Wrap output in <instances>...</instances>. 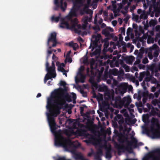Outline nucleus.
<instances>
[{
  "label": "nucleus",
  "mask_w": 160,
  "mask_h": 160,
  "mask_svg": "<svg viewBox=\"0 0 160 160\" xmlns=\"http://www.w3.org/2000/svg\"><path fill=\"white\" fill-rule=\"evenodd\" d=\"M66 91L65 89L61 88L62 93L60 94L61 97L58 96V91H55L53 92L51 98H48V100L46 108L50 113V114H48V119L51 131L53 133H57L56 131V125L54 117L60 114V110L63 108L65 103L61 97L68 102L72 101L71 96L69 95Z\"/></svg>",
  "instance_id": "obj_1"
},
{
  "label": "nucleus",
  "mask_w": 160,
  "mask_h": 160,
  "mask_svg": "<svg viewBox=\"0 0 160 160\" xmlns=\"http://www.w3.org/2000/svg\"><path fill=\"white\" fill-rule=\"evenodd\" d=\"M55 145L56 146H62L66 150L69 149L76 160H81L83 157L81 153L76 152V149L80 144L78 143V145H75L71 140L66 139L62 135H55Z\"/></svg>",
  "instance_id": "obj_2"
},
{
  "label": "nucleus",
  "mask_w": 160,
  "mask_h": 160,
  "mask_svg": "<svg viewBox=\"0 0 160 160\" xmlns=\"http://www.w3.org/2000/svg\"><path fill=\"white\" fill-rule=\"evenodd\" d=\"M105 96H107L108 99L111 100V104L114 108H122L123 106L127 108L131 103V99L129 98L124 97L122 99L120 96L114 97V92L113 90L108 91L105 92Z\"/></svg>",
  "instance_id": "obj_3"
},
{
  "label": "nucleus",
  "mask_w": 160,
  "mask_h": 160,
  "mask_svg": "<svg viewBox=\"0 0 160 160\" xmlns=\"http://www.w3.org/2000/svg\"><path fill=\"white\" fill-rule=\"evenodd\" d=\"M137 140L135 138H133L132 139V141H126L125 142H127V144L125 146L123 144L121 145L118 144H116L115 145V147L118 150V154L119 155H120V153L122 151L123 152H124L125 151H126L129 152L131 153L132 152V146L133 143H135L136 145L137 142Z\"/></svg>",
  "instance_id": "obj_4"
},
{
  "label": "nucleus",
  "mask_w": 160,
  "mask_h": 160,
  "mask_svg": "<svg viewBox=\"0 0 160 160\" xmlns=\"http://www.w3.org/2000/svg\"><path fill=\"white\" fill-rule=\"evenodd\" d=\"M101 38V35L100 34H97V35L93 34L92 36V39L91 40V43L89 48L92 47V51H93L95 48H100L101 50V44L98 45V43L100 42Z\"/></svg>",
  "instance_id": "obj_5"
},
{
  "label": "nucleus",
  "mask_w": 160,
  "mask_h": 160,
  "mask_svg": "<svg viewBox=\"0 0 160 160\" xmlns=\"http://www.w3.org/2000/svg\"><path fill=\"white\" fill-rule=\"evenodd\" d=\"M101 38V35L100 34H97V35L93 34L92 36V39L91 40V43L89 48L92 47V51H93L95 48H100L101 50V44L98 45V43L100 42Z\"/></svg>",
  "instance_id": "obj_6"
},
{
  "label": "nucleus",
  "mask_w": 160,
  "mask_h": 160,
  "mask_svg": "<svg viewBox=\"0 0 160 160\" xmlns=\"http://www.w3.org/2000/svg\"><path fill=\"white\" fill-rule=\"evenodd\" d=\"M72 25L71 26L70 30H73L76 33L80 34L81 31L79 29L82 28V26L78 24V21L77 18H75L71 20Z\"/></svg>",
  "instance_id": "obj_7"
},
{
  "label": "nucleus",
  "mask_w": 160,
  "mask_h": 160,
  "mask_svg": "<svg viewBox=\"0 0 160 160\" xmlns=\"http://www.w3.org/2000/svg\"><path fill=\"white\" fill-rule=\"evenodd\" d=\"M59 0H54V4L56 6L54 10H57L60 8L62 11H64L67 7V3L66 0H60V4L58 2Z\"/></svg>",
  "instance_id": "obj_8"
},
{
  "label": "nucleus",
  "mask_w": 160,
  "mask_h": 160,
  "mask_svg": "<svg viewBox=\"0 0 160 160\" xmlns=\"http://www.w3.org/2000/svg\"><path fill=\"white\" fill-rule=\"evenodd\" d=\"M57 34L55 32H52L49 38L47 43V46H49V42H53V44L52 46H49V48L51 49L52 47H55L56 46L57 43V40L56 39Z\"/></svg>",
  "instance_id": "obj_9"
},
{
  "label": "nucleus",
  "mask_w": 160,
  "mask_h": 160,
  "mask_svg": "<svg viewBox=\"0 0 160 160\" xmlns=\"http://www.w3.org/2000/svg\"><path fill=\"white\" fill-rule=\"evenodd\" d=\"M79 9H77L75 8L72 7V9L71 10L68 15L67 17V18L69 21H71L72 19V17H76L77 16V12Z\"/></svg>",
  "instance_id": "obj_10"
},
{
  "label": "nucleus",
  "mask_w": 160,
  "mask_h": 160,
  "mask_svg": "<svg viewBox=\"0 0 160 160\" xmlns=\"http://www.w3.org/2000/svg\"><path fill=\"white\" fill-rule=\"evenodd\" d=\"M60 27L63 29H70L71 26H70L68 21L66 19H62L60 21Z\"/></svg>",
  "instance_id": "obj_11"
},
{
  "label": "nucleus",
  "mask_w": 160,
  "mask_h": 160,
  "mask_svg": "<svg viewBox=\"0 0 160 160\" xmlns=\"http://www.w3.org/2000/svg\"><path fill=\"white\" fill-rule=\"evenodd\" d=\"M128 88V85L127 83H122L118 86V90L119 92L122 94L125 93L127 92Z\"/></svg>",
  "instance_id": "obj_12"
},
{
  "label": "nucleus",
  "mask_w": 160,
  "mask_h": 160,
  "mask_svg": "<svg viewBox=\"0 0 160 160\" xmlns=\"http://www.w3.org/2000/svg\"><path fill=\"white\" fill-rule=\"evenodd\" d=\"M151 132L154 138H157L160 137V132L157 129H155L154 127L151 128Z\"/></svg>",
  "instance_id": "obj_13"
},
{
  "label": "nucleus",
  "mask_w": 160,
  "mask_h": 160,
  "mask_svg": "<svg viewBox=\"0 0 160 160\" xmlns=\"http://www.w3.org/2000/svg\"><path fill=\"white\" fill-rule=\"evenodd\" d=\"M83 0H75L73 2L74 8L80 9V8L83 5Z\"/></svg>",
  "instance_id": "obj_14"
},
{
  "label": "nucleus",
  "mask_w": 160,
  "mask_h": 160,
  "mask_svg": "<svg viewBox=\"0 0 160 160\" xmlns=\"http://www.w3.org/2000/svg\"><path fill=\"white\" fill-rule=\"evenodd\" d=\"M102 33L106 37L109 38H112L114 37V35L113 33H110L108 29L107 28L103 30L102 31Z\"/></svg>",
  "instance_id": "obj_15"
},
{
  "label": "nucleus",
  "mask_w": 160,
  "mask_h": 160,
  "mask_svg": "<svg viewBox=\"0 0 160 160\" xmlns=\"http://www.w3.org/2000/svg\"><path fill=\"white\" fill-rule=\"evenodd\" d=\"M88 16H84L82 19V22H83L82 25V29L83 30L85 29L86 28L88 24Z\"/></svg>",
  "instance_id": "obj_16"
},
{
  "label": "nucleus",
  "mask_w": 160,
  "mask_h": 160,
  "mask_svg": "<svg viewBox=\"0 0 160 160\" xmlns=\"http://www.w3.org/2000/svg\"><path fill=\"white\" fill-rule=\"evenodd\" d=\"M50 71L51 73L54 75L53 76V78H55L56 76V74L55 71V67L54 61H52V65L50 67Z\"/></svg>",
  "instance_id": "obj_17"
},
{
  "label": "nucleus",
  "mask_w": 160,
  "mask_h": 160,
  "mask_svg": "<svg viewBox=\"0 0 160 160\" xmlns=\"http://www.w3.org/2000/svg\"><path fill=\"white\" fill-rule=\"evenodd\" d=\"M158 119L156 118H153L152 119V126L151 127V128L152 127H154L155 128L154 125H155L157 127L156 129H157L159 131V130L160 129V125L158 123ZM156 129V128H155ZM150 131H151V128L150 129Z\"/></svg>",
  "instance_id": "obj_18"
},
{
  "label": "nucleus",
  "mask_w": 160,
  "mask_h": 160,
  "mask_svg": "<svg viewBox=\"0 0 160 160\" xmlns=\"http://www.w3.org/2000/svg\"><path fill=\"white\" fill-rule=\"evenodd\" d=\"M128 137L127 136L122 135L118 137V141L121 143H123L126 141H128Z\"/></svg>",
  "instance_id": "obj_19"
},
{
  "label": "nucleus",
  "mask_w": 160,
  "mask_h": 160,
  "mask_svg": "<svg viewBox=\"0 0 160 160\" xmlns=\"http://www.w3.org/2000/svg\"><path fill=\"white\" fill-rule=\"evenodd\" d=\"M101 52V50L100 48H96L95 50L92 53L90 54L91 57H92L94 56L99 55Z\"/></svg>",
  "instance_id": "obj_20"
},
{
  "label": "nucleus",
  "mask_w": 160,
  "mask_h": 160,
  "mask_svg": "<svg viewBox=\"0 0 160 160\" xmlns=\"http://www.w3.org/2000/svg\"><path fill=\"white\" fill-rule=\"evenodd\" d=\"M53 76H54L52 74L49 73H48L45 75L44 79V82L45 83H46L47 80L49 79H51L52 78H53Z\"/></svg>",
  "instance_id": "obj_21"
},
{
  "label": "nucleus",
  "mask_w": 160,
  "mask_h": 160,
  "mask_svg": "<svg viewBox=\"0 0 160 160\" xmlns=\"http://www.w3.org/2000/svg\"><path fill=\"white\" fill-rule=\"evenodd\" d=\"M81 77L79 78H77L76 77L75 78V81L76 83H78L79 82H80L82 83L84 82L85 77L82 74H81Z\"/></svg>",
  "instance_id": "obj_22"
},
{
  "label": "nucleus",
  "mask_w": 160,
  "mask_h": 160,
  "mask_svg": "<svg viewBox=\"0 0 160 160\" xmlns=\"http://www.w3.org/2000/svg\"><path fill=\"white\" fill-rule=\"evenodd\" d=\"M88 8L84 7L83 9L80 10V14L81 15H84L85 13L88 14Z\"/></svg>",
  "instance_id": "obj_23"
},
{
  "label": "nucleus",
  "mask_w": 160,
  "mask_h": 160,
  "mask_svg": "<svg viewBox=\"0 0 160 160\" xmlns=\"http://www.w3.org/2000/svg\"><path fill=\"white\" fill-rule=\"evenodd\" d=\"M111 148H108L107 150L106 154V157L107 158H111L112 157V155L111 153Z\"/></svg>",
  "instance_id": "obj_24"
},
{
  "label": "nucleus",
  "mask_w": 160,
  "mask_h": 160,
  "mask_svg": "<svg viewBox=\"0 0 160 160\" xmlns=\"http://www.w3.org/2000/svg\"><path fill=\"white\" fill-rule=\"evenodd\" d=\"M158 111V109L157 108H152L151 111L152 115L153 116L158 115V113L156 111Z\"/></svg>",
  "instance_id": "obj_25"
},
{
  "label": "nucleus",
  "mask_w": 160,
  "mask_h": 160,
  "mask_svg": "<svg viewBox=\"0 0 160 160\" xmlns=\"http://www.w3.org/2000/svg\"><path fill=\"white\" fill-rule=\"evenodd\" d=\"M145 75V72H144L140 73L139 76L138 78V80L139 81L141 82L143 80V78Z\"/></svg>",
  "instance_id": "obj_26"
},
{
  "label": "nucleus",
  "mask_w": 160,
  "mask_h": 160,
  "mask_svg": "<svg viewBox=\"0 0 160 160\" xmlns=\"http://www.w3.org/2000/svg\"><path fill=\"white\" fill-rule=\"evenodd\" d=\"M46 69L48 73H51L50 69V67H49V63L48 61H46L45 64Z\"/></svg>",
  "instance_id": "obj_27"
},
{
  "label": "nucleus",
  "mask_w": 160,
  "mask_h": 160,
  "mask_svg": "<svg viewBox=\"0 0 160 160\" xmlns=\"http://www.w3.org/2000/svg\"><path fill=\"white\" fill-rule=\"evenodd\" d=\"M152 104L154 105H157L160 106V98H159V100H156L154 101H153L152 102Z\"/></svg>",
  "instance_id": "obj_28"
},
{
  "label": "nucleus",
  "mask_w": 160,
  "mask_h": 160,
  "mask_svg": "<svg viewBox=\"0 0 160 160\" xmlns=\"http://www.w3.org/2000/svg\"><path fill=\"white\" fill-rule=\"evenodd\" d=\"M60 18L59 17H55L53 16L51 18L52 21H54L56 22H58Z\"/></svg>",
  "instance_id": "obj_29"
},
{
  "label": "nucleus",
  "mask_w": 160,
  "mask_h": 160,
  "mask_svg": "<svg viewBox=\"0 0 160 160\" xmlns=\"http://www.w3.org/2000/svg\"><path fill=\"white\" fill-rule=\"evenodd\" d=\"M58 71H60L62 72H66V70L61 66H59L58 68Z\"/></svg>",
  "instance_id": "obj_30"
},
{
  "label": "nucleus",
  "mask_w": 160,
  "mask_h": 160,
  "mask_svg": "<svg viewBox=\"0 0 160 160\" xmlns=\"http://www.w3.org/2000/svg\"><path fill=\"white\" fill-rule=\"evenodd\" d=\"M102 154V151L101 148H99L97 151L96 155L101 156Z\"/></svg>",
  "instance_id": "obj_31"
},
{
  "label": "nucleus",
  "mask_w": 160,
  "mask_h": 160,
  "mask_svg": "<svg viewBox=\"0 0 160 160\" xmlns=\"http://www.w3.org/2000/svg\"><path fill=\"white\" fill-rule=\"evenodd\" d=\"M98 91L99 92H103L105 90V87L104 86H102L101 85H99L98 86Z\"/></svg>",
  "instance_id": "obj_32"
},
{
  "label": "nucleus",
  "mask_w": 160,
  "mask_h": 160,
  "mask_svg": "<svg viewBox=\"0 0 160 160\" xmlns=\"http://www.w3.org/2000/svg\"><path fill=\"white\" fill-rule=\"evenodd\" d=\"M120 29L121 30V34H123L124 35L125 34V28L124 27H121Z\"/></svg>",
  "instance_id": "obj_33"
},
{
  "label": "nucleus",
  "mask_w": 160,
  "mask_h": 160,
  "mask_svg": "<svg viewBox=\"0 0 160 160\" xmlns=\"http://www.w3.org/2000/svg\"><path fill=\"white\" fill-rule=\"evenodd\" d=\"M151 69H152V72H158V71H159V69H158V67H153Z\"/></svg>",
  "instance_id": "obj_34"
},
{
  "label": "nucleus",
  "mask_w": 160,
  "mask_h": 160,
  "mask_svg": "<svg viewBox=\"0 0 160 160\" xmlns=\"http://www.w3.org/2000/svg\"><path fill=\"white\" fill-rule=\"evenodd\" d=\"M132 31V29L131 28H128L127 30V35H129Z\"/></svg>",
  "instance_id": "obj_35"
},
{
  "label": "nucleus",
  "mask_w": 160,
  "mask_h": 160,
  "mask_svg": "<svg viewBox=\"0 0 160 160\" xmlns=\"http://www.w3.org/2000/svg\"><path fill=\"white\" fill-rule=\"evenodd\" d=\"M60 86H63L64 88H66L65 86L66 85V83L64 81H60Z\"/></svg>",
  "instance_id": "obj_36"
},
{
  "label": "nucleus",
  "mask_w": 160,
  "mask_h": 160,
  "mask_svg": "<svg viewBox=\"0 0 160 160\" xmlns=\"http://www.w3.org/2000/svg\"><path fill=\"white\" fill-rule=\"evenodd\" d=\"M83 107H80V113H82L84 111V108H87V106L85 104L82 105Z\"/></svg>",
  "instance_id": "obj_37"
},
{
  "label": "nucleus",
  "mask_w": 160,
  "mask_h": 160,
  "mask_svg": "<svg viewBox=\"0 0 160 160\" xmlns=\"http://www.w3.org/2000/svg\"><path fill=\"white\" fill-rule=\"evenodd\" d=\"M93 64H94V63H93L92 62L90 64V68L91 69V73L92 74H94V73L93 71V69H95V68H94L93 67Z\"/></svg>",
  "instance_id": "obj_38"
},
{
  "label": "nucleus",
  "mask_w": 160,
  "mask_h": 160,
  "mask_svg": "<svg viewBox=\"0 0 160 160\" xmlns=\"http://www.w3.org/2000/svg\"><path fill=\"white\" fill-rule=\"evenodd\" d=\"M56 160H71L70 159H66L65 157L64 156L59 157Z\"/></svg>",
  "instance_id": "obj_39"
},
{
  "label": "nucleus",
  "mask_w": 160,
  "mask_h": 160,
  "mask_svg": "<svg viewBox=\"0 0 160 160\" xmlns=\"http://www.w3.org/2000/svg\"><path fill=\"white\" fill-rule=\"evenodd\" d=\"M78 45L77 43H75L72 48H73L74 50L76 51L78 48Z\"/></svg>",
  "instance_id": "obj_40"
},
{
  "label": "nucleus",
  "mask_w": 160,
  "mask_h": 160,
  "mask_svg": "<svg viewBox=\"0 0 160 160\" xmlns=\"http://www.w3.org/2000/svg\"><path fill=\"white\" fill-rule=\"evenodd\" d=\"M153 152L155 153H157L160 154V149H156L153 151Z\"/></svg>",
  "instance_id": "obj_41"
},
{
  "label": "nucleus",
  "mask_w": 160,
  "mask_h": 160,
  "mask_svg": "<svg viewBox=\"0 0 160 160\" xmlns=\"http://www.w3.org/2000/svg\"><path fill=\"white\" fill-rule=\"evenodd\" d=\"M159 53L158 51L156 50L153 53V57L156 58L157 57Z\"/></svg>",
  "instance_id": "obj_42"
},
{
  "label": "nucleus",
  "mask_w": 160,
  "mask_h": 160,
  "mask_svg": "<svg viewBox=\"0 0 160 160\" xmlns=\"http://www.w3.org/2000/svg\"><path fill=\"white\" fill-rule=\"evenodd\" d=\"M148 62V59L147 58H145L142 61V63L144 64H147Z\"/></svg>",
  "instance_id": "obj_43"
},
{
  "label": "nucleus",
  "mask_w": 160,
  "mask_h": 160,
  "mask_svg": "<svg viewBox=\"0 0 160 160\" xmlns=\"http://www.w3.org/2000/svg\"><path fill=\"white\" fill-rule=\"evenodd\" d=\"M136 8V6L134 5H132V6H131L130 8V12H133V11L134 9H135Z\"/></svg>",
  "instance_id": "obj_44"
},
{
  "label": "nucleus",
  "mask_w": 160,
  "mask_h": 160,
  "mask_svg": "<svg viewBox=\"0 0 160 160\" xmlns=\"http://www.w3.org/2000/svg\"><path fill=\"white\" fill-rule=\"evenodd\" d=\"M141 62L140 59L139 58H137L136 61L134 62V64L136 65L139 64Z\"/></svg>",
  "instance_id": "obj_45"
},
{
  "label": "nucleus",
  "mask_w": 160,
  "mask_h": 160,
  "mask_svg": "<svg viewBox=\"0 0 160 160\" xmlns=\"http://www.w3.org/2000/svg\"><path fill=\"white\" fill-rule=\"evenodd\" d=\"M151 80V77H148V76H146L144 79V80L146 82H149Z\"/></svg>",
  "instance_id": "obj_46"
},
{
  "label": "nucleus",
  "mask_w": 160,
  "mask_h": 160,
  "mask_svg": "<svg viewBox=\"0 0 160 160\" xmlns=\"http://www.w3.org/2000/svg\"><path fill=\"white\" fill-rule=\"evenodd\" d=\"M95 158L97 160H102L100 156L95 155Z\"/></svg>",
  "instance_id": "obj_47"
},
{
  "label": "nucleus",
  "mask_w": 160,
  "mask_h": 160,
  "mask_svg": "<svg viewBox=\"0 0 160 160\" xmlns=\"http://www.w3.org/2000/svg\"><path fill=\"white\" fill-rule=\"evenodd\" d=\"M148 58L150 59L151 60L152 59L153 56L152 53L150 52L148 53Z\"/></svg>",
  "instance_id": "obj_48"
},
{
  "label": "nucleus",
  "mask_w": 160,
  "mask_h": 160,
  "mask_svg": "<svg viewBox=\"0 0 160 160\" xmlns=\"http://www.w3.org/2000/svg\"><path fill=\"white\" fill-rule=\"evenodd\" d=\"M111 2L112 4V5L113 6V8H116V6L115 4L116 3V1L115 0H113Z\"/></svg>",
  "instance_id": "obj_49"
},
{
  "label": "nucleus",
  "mask_w": 160,
  "mask_h": 160,
  "mask_svg": "<svg viewBox=\"0 0 160 160\" xmlns=\"http://www.w3.org/2000/svg\"><path fill=\"white\" fill-rule=\"evenodd\" d=\"M152 160H160V158L158 156H155L152 158Z\"/></svg>",
  "instance_id": "obj_50"
},
{
  "label": "nucleus",
  "mask_w": 160,
  "mask_h": 160,
  "mask_svg": "<svg viewBox=\"0 0 160 160\" xmlns=\"http://www.w3.org/2000/svg\"><path fill=\"white\" fill-rule=\"evenodd\" d=\"M66 60H67V61L69 63H71L72 61V58H70V57H66Z\"/></svg>",
  "instance_id": "obj_51"
},
{
  "label": "nucleus",
  "mask_w": 160,
  "mask_h": 160,
  "mask_svg": "<svg viewBox=\"0 0 160 160\" xmlns=\"http://www.w3.org/2000/svg\"><path fill=\"white\" fill-rule=\"evenodd\" d=\"M93 82L92 85L95 88H98V84L96 82H94L93 80Z\"/></svg>",
  "instance_id": "obj_52"
},
{
  "label": "nucleus",
  "mask_w": 160,
  "mask_h": 160,
  "mask_svg": "<svg viewBox=\"0 0 160 160\" xmlns=\"http://www.w3.org/2000/svg\"><path fill=\"white\" fill-rule=\"evenodd\" d=\"M150 25L154 26L156 25V22L154 20H152L150 22Z\"/></svg>",
  "instance_id": "obj_53"
},
{
  "label": "nucleus",
  "mask_w": 160,
  "mask_h": 160,
  "mask_svg": "<svg viewBox=\"0 0 160 160\" xmlns=\"http://www.w3.org/2000/svg\"><path fill=\"white\" fill-rule=\"evenodd\" d=\"M85 132V131L84 130H81L80 131H79V135L80 136H81L82 135L84 134Z\"/></svg>",
  "instance_id": "obj_54"
},
{
  "label": "nucleus",
  "mask_w": 160,
  "mask_h": 160,
  "mask_svg": "<svg viewBox=\"0 0 160 160\" xmlns=\"http://www.w3.org/2000/svg\"><path fill=\"white\" fill-rule=\"evenodd\" d=\"M160 93V91L159 92H157L154 93L155 96L156 98H158Z\"/></svg>",
  "instance_id": "obj_55"
},
{
  "label": "nucleus",
  "mask_w": 160,
  "mask_h": 160,
  "mask_svg": "<svg viewBox=\"0 0 160 160\" xmlns=\"http://www.w3.org/2000/svg\"><path fill=\"white\" fill-rule=\"evenodd\" d=\"M76 98H77V97H76V94L74 93H72V98L73 100H76Z\"/></svg>",
  "instance_id": "obj_56"
},
{
  "label": "nucleus",
  "mask_w": 160,
  "mask_h": 160,
  "mask_svg": "<svg viewBox=\"0 0 160 160\" xmlns=\"http://www.w3.org/2000/svg\"><path fill=\"white\" fill-rule=\"evenodd\" d=\"M109 46V42H105L104 44V48H107Z\"/></svg>",
  "instance_id": "obj_57"
},
{
  "label": "nucleus",
  "mask_w": 160,
  "mask_h": 160,
  "mask_svg": "<svg viewBox=\"0 0 160 160\" xmlns=\"http://www.w3.org/2000/svg\"><path fill=\"white\" fill-rule=\"evenodd\" d=\"M132 27L134 29H137L138 28V26L136 24L133 23L132 24Z\"/></svg>",
  "instance_id": "obj_58"
},
{
  "label": "nucleus",
  "mask_w": 160,
  "mask_h": 160,
  "mask_svg": "<svg viewBox=\"0 0 160 160\" xmlns=\"http://www.w3.org/2000/svg\"><path fill=\"white\" fill-rule=\"evenodd\" d=\"M110 38H105L104 40H102V42H108V39H110Z\"/></svg>",
  "instance_id": "obj_59"
},
{
  "label": "nucleus",
  "mask_w": 160,
  "mask_h": 160,
  "mask_svg": "<svg viewBox=\"0 0 160 160\" xmlns=\"http://www.w3.org/2000/svg\"><path fill=\"white\" fill-rule=\"evenodd\" d=\"M112 23L114 26H115L117 23V22L116 20H113L112 22Z\"/></svg>",
  "instance_id": "obj_60"
},
{
  "label": "nucleus",
  "mask_w": 160,
  "mask_h": 160,
  "mask_svg": "<svg viewBox=\"0 0 160 160\" xmlns=\"http://www.w3.org/2000/svg\"><path fill=\"white\" fill-rule=\"evenodd\" d=\"M93 29L94 30H95L96 31H99L100 30V28L98 26H96L95 27H93Z\"/></svg>",
  "instance_id": "obj_61"
},
{
  "label": "nucleus",
  "mask_w": 160,
  "mask_h": 160,
  "mask_svg": "<svg viewBox=\"0 0 160 160\" xmlns=\"http://www.w3.org/2000/svg\"><path fill=\"white\" fill-rule=\"evenodd\" d=\"M78 40L80 42H84L83 40L81 37H79L78 38Z\"/></svg>",
  "instance_id": "obj_62"
},
{
  "label": "nucleus",
  "mask_w": 160,
  "mask_h": 160,
  "mask_svg": "<svg viewBox=\"0 0 160 160\" xmlns=\"http://www.w3.org/2000/svg\"><path fill=\"white\" fill-rule=\"evenodd\" d=\"M74 44L73 42H71L69 43L68 45L70 47H72Z\"/></svg>",
  "instance_id": "obj_63"
},
{
  "label": "nucleus",
  "mask_w": 160,
  "mask_h": 160,
  "mask_svg": "<svg viewBox=\"0 0 160 160\" xmlns=\"http://www.w3.org/2000/svg\"><path fill=\"white\" fill-rule=\"evenodd\" d=\"M119 63L118 61H116L115 62V66H116V67H119Z\"/></svg>",
  "instance_id": "obj_64"
}]
</instances>
